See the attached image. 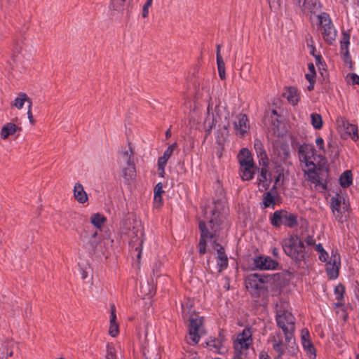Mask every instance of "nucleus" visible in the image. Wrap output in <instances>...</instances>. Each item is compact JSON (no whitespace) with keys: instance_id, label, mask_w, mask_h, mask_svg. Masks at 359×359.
<instances>
[{"instance_id":"f257e3e1","label":"nucleus","mask_w":359,"mask_h":359,"mask_svg":"<svg viewBox=\"0 0 359 359\" xmlns=\"http://www.w3.org/2000/svg\"><path fill=\"white\" fill-rule=\"evenodd\" d=\"M300 161L304 163L307 168L304 173L307 175L308 180L316 187L318 186L323 190H327L329 177V165L327 159L322 154H317L313 147L306 154V161Z\"/></svg>"},{"instance_id":"f03ea898","label":"nucleus","mask_w":359,"mask_h":359,"mask_svg":"<svg viewBox=\"0 0 359 359\" xmlns=\"http://www.w3.org/2000/svg\"><path fill=\"white\" fill-rule=\"evenodd\" d=\"M281 245L284 252L296 264H299L309 258L304 242L297 235L283 239Z\"/></svg>"},{"instance_id":"7ed1b4c3","label":"nucleus","mask_w":359,"mask_h":359,"mask_svg":"<svg viewBox=\"0 0 359 359\" xmlns=\"http://www.w3.org/2000/svg\"><path fill=\"white\" fill-rule=\"evenodd\" d=\"M213 211L211 208L205 209L203 219L199 222L201 238L198 244L206 245V239L212 238L220 229L223 221L219 220L218 217H212Z\"/></svg>"},{"instance_id":"20e7f679","label":"nucleus","mask_w":359,"mask_h":359,"mask_svg":"<svg viewBox=\"0 0 359 359\" xmlns=\"http://www.w3.org/2000/svg\"><path fill=\"white\" fill-rule=\"evenodd\" d=\"M183 318L184 320L189 322L187 325L188 327V337L186 339L188 344L191 345H196L198 343L201 335L205 333L203 322L204 318L199 316L196 313L188 314H184Z\"/></svg>"},{"instance_id":"39448f33","label":"nucleus","mask_w":359,"mask_h":359,"mask_svg":"<svg viewBox=\"0 0 359 359\" xmlns=\"http://www.w3.org/2000/svg\"><path fill=\"white\" fill-rule=\"evenodd\" d=\"M277 326L282 330L285 340L291 342L294 340L295 318L289 311L285 310L277 311L276 315Z\"/></svg>"},{"instance_id":"423d86ee","label":"nucleus","mask_w":359,"mask_h":359,"mask_svg":"<svg viewBox=\"0 0 359 359\" xmlns=\"http://www.w3.org/2000/svg\"><path fill=\"white\" fill-rule=\"evenodd\" d=\"M269 221L271 226L275 228H280L283 225L292 229L298 225V216L286 210L280 209L270 215Z\"/></svg>"},{"instance_id":"0eeeda50","label":"nucleus","mask_w":359,"mask_h":359,"mask_svg":"<svg viewBox=\"0 0 359 359\" xmlns=\"http://www.w3.org/2000/svg\"><path fill=\"white\" fill-rule=\"evenodd\" d=\"M215 192L213 201L210 205H202V214L205 215V210L207 208H211L213 211L212 217H217L219 220L223 221L224 211V191L219 181L215 183Z\"/></svg>"},{"instance_id":"6e6552de","label":"nucleus","mask_w":359,"mask_h":359,"mask_svg":"<svg viewBox=\"0 0 359 359\" xmlns=\"http://www.w3.org/2000/svg\"><path fill=\"white\" fill-rule=\"evenodd\" d=\"M252 332L250 327H245L243 332L238 334L233 343L235 358L243 359L246 356L250 346L252 344Z\"/></svg>"},{"instance_id":"1a4fd4ad","label":"nucleus","mask_w":359,"mask_h":359,"mask_svg":"<svg viewBox=\"0 0 359 359\" xmlns=\"http://www.w3.org/2000/svg\"><path fill=\"white\" fill-rule=\"evenodd\" d=\"M318 18L323 39L327 44H332L337 37V30L334 29L329 15L323 13L318 15Z\"/></svg>"},{"instance_id":"9d476101","label":"nucleus","mask_w":359,"mask_h":359,"mask_svg":"<svg viewBox=\"0 0 359 359\" xmlns=\"http://www.w3.org/2000/svg\"><path fill=\"white\" fill-rule=\"evenodd\" d=\"M269 341L272 344L273 349L278 353V356L276 359L281 358L287 347L294 343V340L291 342H287L285 339V341H283L282 334L280 332L271 334L269 337Z\"/></svg>"},{"instance_id":"9b49d317","label":"nucleus","mask_w":359,"mask_h":359,"mask_svg":"<svg viewBox=\"0 0 359 359\" xmlns=\"http://www.w3.org/2000/svg\"><path fill=\"white\" fill-rule=\"evenodd\" d=\"M253 269L259 270H275L278 262L269 256H257L253 258Z\"/></svg>"},{"instance_id":"f8f14e48","label":"nucleus","mask_w":359,"mask_h":359,"mask_svg":"<svg viewBox=\"0 0 359 359\" xmlns=\"http://www.w3.org/2000/svg\"><path fill=\"white\" fill-rule=\"evenodd\" d=\"M18 350V344L12 339H6L0 342V355L6 359L12 357Z\"/></svg>"},{"instance_id":"ddd939ff","label":"nucleus","mask_w":359,"mask_h":359,"mask_svg":"<svg viewBox=\"0 0 359 359\" xmlns=\"http://www.w3.org/2000/svg\"><path fill=\"white\" fill-rule=\"evenodd\" d=\"M234 128L236 134L240 137H243L250 129L249 120L245 114H239L236 116V121L234 122Z\"/></svg>"},{"instance_id":"4468645a","label":"nucleus","mask_w":359,"mask_h":359,"mask_svg":"<svg viewBox=\"0 0 359 359\" xmlns=\"http://www.w3.org/2000/svg\"><path fill=\"white\" fill-rule=\"evenodd\" d=\"M269 164L266 165H261V168L257 170L259 172L257 180L259 185H261L264 190H267L271 182L273 181L272 172L269 171Z\"/></svg>"},{"instance_id":"2eb2a0df","label":"nucleus","mask_w":359,"mask_h":359,"mask_svg":"<svg viewBox=\"0 0 359 359\" xmlns=\"http://www.w3.org/2000/svg\"><path fill=\"white\" fill-rule=\"evenodd\" d=\"M278 194L277 191V187L276 185H273L270 191L264 194L262 203H261L262 208L265 209L269 207L273 208L276 205V201L278 198Z\"/></svg>"},{"instance_id":"dca6fc26","label":"nucleus","mask_w":359,"mask_h":359,"mask_svg":"<svg viewBox=\"0 0 359 359\" xmlns=\"http://www.w3.org/2000/svg\"><path fill=\"white\" fill-rule=\"evenodd\" d=\"M337 121L340 126L344 127L346 130V133L349 135L354 142H356L359 139L358 130L356 125L349 123L348 121L342 118H338Z\"/></svg>"},{"instance_id":"f3484780","label":"nucleus","mask_w":359,"mask_h":359,"mask_svg":"<svg viewBox=\"0 0 359 359\" xmlns=\"http://www.w3.org/2000/svg\"><path fill=\"white\" fill-rule=\"evenodd\" d=\"M328 264H332L331 269H327V275L330 278L335 279L339 276V268L340 266V255L336 252L331 256Z\"/></svg>"},{"instance_id":"a211bd4d","label":"nucleus","mask_w":359,"mask_h":359,"mask_svg":"<svg viewBox=\"0 0 359 359\" xmlns=\"http://www.w3.org/2000/svg\"><path fill=\"white\" fill-rule=\"evenodd\" d=\"M259 168L255 165H241L240 176L243 181H249L253 179L255 172Z\"/></svg>"},{"instance_id":"6ab92c4d","label":"nucleus","mask_w":359,"mask_h":359,"mask_svg":"<svg viewBox=\"0 0 359 359\" xmlns=\"http://www.w3.org/2000/svg\"><path fill=\"white\" fill-rule=\"evenodd\" d=\"M219 116L218 114H215V111L212 114L210 113L209 107H208V116H206L204 123L203 127L205 130V132L208 133L206 135H208L213 128H215V126L218 122V119Z\"/></svg>"},{"instance_id":"aec40b11","label":"nucleus","mask_w":359,"mask_h":359,"mask_svg":"<svg viewBox=\"0 0 359 359\" xmlns=\"http://www.w3.org/2000/svg\"><path fill=\"white\" fill-rule=\"evenodd\" d=\"M254 147L259 158V165H266V164H269V158L262 142L259 140H255Z\"/></svg>"},{"instance_id":"412c9836","label":"nucleus","mask_w":359,"mask_h":359,"mask_svg":"<svg viewBox=\"0 0 359 359\" xmlns=\"http://www.w3.org/2000/svg\"><path fill=\"white\" fill-rule=\"evenodd\" d=\"M215 249L217 252V264L220 269L228 266V258L225 254L224 248L219 243L215 242Z\"/></svg>"},{"instance_id":"4be33fe9","label":"nucleus","mask_w":359,"mask_h":359,"mask_svg":"<svg viewBox=\"0 0 359 359\" xmlns=\"http://www.w3.org/2000/svg\"><path fill=\"white\" fill-rule=\"evenodd\" d=\"M287 101L292 105L297 104L299 100V93L298 90L295 87L290 86L285 88V91L283 93Z\"/></svg>"},{"instance_id":"5701e85b","label":"nucleus","mask_w":359,"mask_h":359,"mask_svg":"<svg viewBox=\"0 0 359 359\" xmlns=\"http://www.w3.org/2000/svg\"><path fill=\"white\" fill-rule=\"evenodd\" d=\"M238 161L240 165L255 164L250 151L246 148H243L241 149L239 154H238Z\"/></svg>"},{"instance_id":"b1692460","label":"nucleus","mask_w":359,"mask_h":359,"mask_svg":"<svg viewBox=\"0 0 359 359\" xmlns=\"http://www.w3.org/2000/svg\"><path fill=\"white\" fill-rule=\"evenodd\" d=\"M74 197L80 203H84L88 201V195L81 183L75 184L74 187Z\"/></svg>"},{"instance_id":"393cba45","label":"nucleus","mask_w":359,"mask_h":359,"mask_svg":"<svg viewBox=\"0 0 359 359\" xmlns=\"http://www.w3.org/2000/svg\"><path fill=\"white\" fill-rule=\"evenodd\" d=\"M18 130H21V128L13 123H7L1 128V137L3 140H6L10 135H14Z\"/></svg>"},{"instance_id":"a878e982","label":"nucleus","mask_w":359,"mask_h":359,"mask_svg":"<svg viewBox=\"0 0 359 359\" xmlns=\"http://www.w3.org/2000/svg\"><path fill=\"white\" fill-rule=\"evenodd\" d=\"M127 166L123 168V175L127 182L133 180L136 175L135 167L133 163L126 164Z\"/></svg>"},{"instance_id":"bb28decb","label":"nucleus","mask_w":359,"mask_h":359,"mask_svg":"<svg viewBox=\"0 0 359 359\" xmlns=\"http://www.w3.org/2000/svg\"><path fill=\"white\" fill-rule=\"evenodd\" d=\"M224 339L223 337L219 336L217 338L210 339L206 342V345L210 348V349L214 350L215 351H219V350L222 347L223 342Z\"/></svg>"},{"instance_id":"cd10ccee","label":"nucleus","mask_w":359,"mask_h":359,"mask_svg":"<svg viewBox=\"0 0 359 359\" xmlns=\"http://www.w3.org/2000/svg\"><path fill=\"white\" fill-rule=\"evenodd\" d=\"M352 177L351 171L346 170L344 172L339 178L340 185L344 188L348 187L353 182Z\"/></svg>"},{"instance_id":"c85d7f7f","label":"nucleus","mask_w":359,"mask_h":359,"mask_svg":"<svg viewBox=\"0 0 359 359\" xmlns=\"http://www.w3.org/2000/svg\"><path fill=\"white\" fill-rule=\"evenodd\" d=\"M142 243L143 241L140 237L137 238L135 241H131V242L130 243L131 248L134 250L135 252H137L136 257L137 260H140L141 258Z\"/></svg>"},{"instance_id":"c756f323","label":"nucleus","mask_w":359,"mask_h":359,"mask_svg":"<svg viewBox=\"0 0 359 359\" xmlns=\"http://www.w3.org/2000/svg\"><path fill=\"white\" fill-rule=\"evenodd\" d=\"M313 147V145L306 143L300 144L298 149L299 161H306V154L309 153Z\"/></svg>"},{"instance_id":"7c9ffc66","label":"nucleus","mask_w":359,"mask_h":359,"mask_svg":"<svg viewBox=\"0 0 359 359\" xmlns=\"http://www.w3.org/2000/svg\"><path fill=\"white\" fill-rule=\"evenodd\" d=\"M105 222L106 218L104 217V215L100 213L93 214L90 217V222L99 229L102 228Z\"/></svg>"},{"instance_id":"2f4dec72","label":"nucleus","mask_w":359,"mask_h":359,"mask_svg":"<svg viewBox=\"0 0 359 359\" xmlns=\"http://www.w3.org/2000/svg\"><path fill=\"white\" fill-rule=\"evenodd\" d=\"M342 199L344 200L343 197L339 195L331 198L330 208L333 214H335L336 211L339 212V209H341Z\"/></svg>"},{"instance_id":"473e14b6","label":"nucleus","mask_w":359,"mask_h":359,"mask_svg":"<svg viewBox=\"0 0 359 359\" xmlns=\"http://www.w3.org/2000/svg\"><path fill=\"white\" fill-rule=\"evenodd\" d=\"M28 100V96L26 93H20L18 96L15 99L14 102L12 104L13 107L20 109L23 107L25 102Z\"/></svg>"},{"instance_id":"72a5a7b5","label":"nucleus","mask_w":359,"mask_h":359,"mask_svg":"<svg viewBox=\"0 0 359 359\" xmlns=\"http://www.w3.org/2000/svg\"><path fill=\"white\" fill-rule=\"evenodd\" d=\"M130 0H111L110 8L114 11L121 12L124 10L126 4Z\"/></svg>"},{"instance_id":"f704fd0d","label":"nucleus","mask_w":359,"mask_h":359,"mask_svg":"<svg viewBox=\"0 0 359 359\" xmlns=\"http://www.w3.org/2000/svg\"><path fill=\"white\" fill-rule=\"evenodd\" d=\"M258 277L259 276H257V273L250 274L248 277V284L250 285L251 288H253L255 290L261 289L262 287L260 285V283L258 280Z\"/></svg>"},{"instance_id":"c9c22d12","label":"nucleus","mask_w":359,"mask_h":359,"mask_svg":"<svg viewBox=\"0 0 359 359\" xmlns=\"http://www.w3.org/2000/svg\"><path fill=\"white\" fill-rule=\"evenodd\" d=\"M311 124L315 129H320L323 126L322 116L316 113L311 114Z\"/></svg>"},{"instance_id":"e433bc0d","label":"nucleus","mask_w":359,"mask_h":359,"mask_svg":"<svg viewBox=\"0 0 359 359\" xmlns=\"http://www.w3.org/2000/svg\"><path fill=\"white\" fill-rule=\"evenodd\" d=\"M314 57L316 59V65L318 67L321 75L324 76V74H325V76H327V73L326 69H325V66H326V65L323 61L321 55L317 54L316 55H314Z\"/></svg>"},{"instance_id":"4c0bfd02","label":"nucleus","mask_w":359,"mask_h":359,"mask_svg":"<svg viewBox=\"0 0 359 359\" xmlns=\"http://www.w3.org/2000/svg\"><path fill=\"white\" fill-rule=\"evenodd\" d=\"M133 151L130 147L122 152L121 161L126 164L133 163Z\"/></svg>"},{"instance_id":"58836bf2","label":"nucleus","mask_w":359,"mask_h":359,"mask_svg":"<svg viewBox=\"0 0 359 359\" xmlns=\"http://www.w3.org/2000/svg\"><path fill=\"white\" fill-rule=\"evenodd\" d=\"M315 250L320 253L319 259L323 262H326L328 259V253L324 250L322 244L316 245Z\"/></svg>"},{"instance_id":"ea45409f","label":"nucleus","mask_w":359,"mask_h":359,"mask_svg":"<svg viewBox=\"0 0 359 359\" xmlns=\"http://www.w3.org/2000/svg\"><path fill=\"white\" fill-rule=\"evenodd\" d=\"M345 287L342 284L337 285L334 288V294L337 301H341L344 299Z\"/></svg>"},{"instance_id":"a19ab883","label":"nucleus","mask_w":359,"mask_h":359,"mask_svg":"<svg viewBox=\"0 0 359 359\" xmlns=\"http://www.w3.org/2000/svg\"><path fill=\"white\" fill-rule=\"evenodd\" d=\"M349 44H341V53L344 55V60L346 63H351V56L348 52Z\"/></svg>"},{"instance_id":"79ce46f5","label":"nucleus","mask_w":359,"mask_h":359,"mask_svg":"<svg viewBox=\"0 0 359 359\" xmlns=\"http://www.w3.org/2000/svg\"><path fill=\"white\" fill-rule=\"evenodd\" d=\"M163 269V264L161 262H156L154 263L152 269L153 276L159 277L161 275Z\"/></svg>"},{"instance_id":"37998d69","label":"nucleus","mask_w":359,"mask_h":359,"mask_svg":"<svg viewBox=\"0 0 359 359\" xmlns=\"http://www.w3.org/2000/svg\"><path fill=\"white\" fill-rule=\"evenodd\" d=\"M346 81L349 84L359 86V76L355 73L348 74L346 76Z\"/></svg>"},{"instance_id":"c03bdc74","label":"nucleus","mask_w":359,"mask_h":359,"mask_svg":"<svg viewBox=\"0 0 359 359\" xmlns=\"http://www.w3.org/2000/svg\"><path fill=\"white\" fill-rule=\"evenodd\" d=\"M168 161V159L165 157L162 156L159 158L158 161V175L161 177H163V174L165 172L164 171V167Z\"/></svg>"},{"instance_id":"a18cd8bd","label":"nucleus","mask_w":359,"mask_h":359,"mask_svg":"<svg viewBox=\"0 0 359 359\" xmlns=\"http://www.w3.org/2000/svg\"><path fill=\"white\" fill-rule=\"evenodd\" d=\"M219 76L222 80L225 79V64L224 61L217 62Z\"/></svg>"},{"instance_id":"49530a36","label":"nucleus","mask_w":359,"mask_h":359,"mask_svg":"<svg viewBox=\"0 0 359 359\" xmlns=\"http://www.w3.org/2000/svg\"><path fill=\"white\" fill-rule=\"evenodd\" d=\"M193 304V300L188 299L187 302L185 304V306L183 304H181V307L184 310V314L189 315V313H194V311H191Z\"/></svg>"},{"instance_id":"de8ad7c7","label":"nucleus","mask_w":359,"mask_h":359,"mask_svg":"<svg viewBox=\"0 0 359 359\" xmlns=\"http://www.w3.org/2000/svg\"><path fill=\"white\" fill-rule=\"evenodd\" d=\"M118 332V324H109V333L111 337H116Z\"/></svg>"},{"instance_id":"09e8293b","label":"nucleus","mask_w":359,"mask_h":359,"mask_svg":"<svg viewBox=\"0 0 359 359\" xmlns=\"http://www.w3.org/2000/svg\"><path fill=\"white\" fill-rule=\"evenodd\" d=\"M110 309H111V314H110L109 324H118V323L116 321L115 306L114 304H111L110 306Z\"/></svg>"},{"instance_id":"8fccbe9b","label":"nucleus","mask_w":359,"mask_h":359,"mask_svg":"<svg viewBox=\"0 0 359 359\" xmlns=\"http://www.w3.org/2000/svg\"><path fill=\"white\" fill-rule=\"evenodd\" d=\"M302 345L306 350H308L311 353H313L314 355H316V349L310 340L304 341Z\"/></svg>"},{"instance_id":"3c124183","label":"nucleus","mask_w":359,"mask_h":359,"mask_svg":"<svg viewBox=\"0 0 359 359\" xmlns=\"http://www.w3.org/2000/svg\"><path fill=\"white\" fill-rule=\"evenodd\" d=\"M152 2L147 1L143 6L142 15L143 18H147L149 15V9L151 6Z\"/></svg>"},{"instance_id":"603ef678","label":"nucleus","mask_w":359,"mask_h":359,"mask_svg":"<svg viewBox=\"0 0 359 359\" xmlns=\"http://www.w3.org/2000/svg\"><path fill=\"white\" fill-rule=\"evenodd\" d=\"M177 147V144L175 143L172 145H170L166 150L164 152V154H163V157H165V158H167L168 160V158H170V156H171L172 151H173V149Z\"/></svg>"},{"instance_id":"864d4df0","label":"nucleus","mask_w":359,"mask_h":359,"mask_svg":"<svg viewBox=\"0 0 359 359\" xmlns=\"http://www.w3.org/2000/svg\"><path fill=\"white\" fill-rule=\"evenodd\" d=\"M307 0H294V4L302 11L306 10Z\"/></svg>"},{"instance_id":"5fc2aeb1","label":"nucleus","mask_w":359,"mask_h":359,"mask_svg":"<svg viewBox=\"0 0 359 359\" xmlns=\"http://www.w3.org/2000/svg\"><path fill=\"white\" fill-rule=\"evenodd\" d=\"M106 359H116L115 351L114 348L109 346L107 348Z\"/></svg>"},{"instance_id":"6e6d98bb","label":"nucleus","mask_w":359,"mask_h":359,"mask_svg":"<svg viewBox=\"0 0 359 359\" xmlns=\"http://www.w3.org/2000/svg\"><path fill=\"white\" fill-rule=\"evenodd\" d=\"M303 242H304V243H305L307 245H310V246H312V245L316 246V240L313 238V236H308L307 237H306Z\"/></svg>"},{"instance_id":"4d7b16f0","label":"nucleus","mask_w":359,"mask_h":359,"mask_svg":"<svg viewBox=\"0 0 359 359\" xmlns=\"http://www.w3.org/2000/svg\"><path fill=\"white\" fill-rule=\"evenodd\" d=\"M316 144L320 150L325 152L324 140L322 137H317L316 139Z\"/></svg>"},{"instance_id":"13d9d810","label":"nucleus","mask_w":359,"mask_h":359,"mask_svg":"<svg viewBox=\"0 0 359 359\" xmlns=\"http://www.w3.org/2000/svg\"><path fill=\"white\" fill-rule=\"evenodd\" d=\"M335 217V219L340 223H343L345 221V218L342 215L341 212V209H339V212L336 211L335 214H333Z\"/></svg>"},{"instance_id":"bf43d9fd","label":"nucleus","mask_w":359,"mask_h":359,"mask_svg":"<svg viewBox=\"0 0 359 359\" xmlns=\"http://www.w3.org/2000/svg\"><path fill=\"white\" fill-rule=\"evenodd\" d=\"M257 276H259L258 280L260 283H267V282H269V279L271 278L270 276H269V275H262V274L257 273Z\"/></svg>"},{"instance_id":"052dcab7","label":"nucleus","mask_w":359,"mask_h":359,"mask_svg":"<svg viewBox=\"0 0 359 359\" xmlns=\"http://www.w3.org/2000/svg\"><path fill=\"white\" fill-rule=\"evenodd\" d=\"M309 340H310L309 339V332L308 330L303 329L302 331V344L304 343V341H307Z\"/></svg>"},{"instance_id":"680f3d73","label":"nucleus","mask_w":359,"mask_h":359,"mask_svg":"<svg viewBox=\"0 0 359 359\" xmlns=\"http://www.w3.org/2000/svg\"><path fill=\"white\" fill-rule=\"evenodd\" d=\"M350 35L344 32L340 41L341 44H349Z\"/></svg>"},{"instance_id":"e2e57ef3","label":"nucleus","mask_w":359,"mask_h":359,"mask_svg":"<svg viewBox=\"0 0 359 359\" xmlns=\"http://www.w3.org/2000/svg\"><path fill=\"white\" fill-rule=\"evenodd\" d=\"M154 191L155 195H162L163 193L162 184L158 183L154 187Z\"/></svg>"},{"instance_id":"0e129e2a","label":"nucleus","mask_w":359,"mask_h":359,"mask_svg":"<svg viewBox=\"0 0 359 359\" xmlns=\"http://www.w3.org/2000/svg\"><path fill=\"white\" fill-rule=\"evenodd\" d=\"M276 175L284 176V169L281 165H276L273 170Z\"/></svg>"},{"instance_id":"69168bd1","label":"nucleus","mask_w":359,"mask_h":359,"mask_svg":"<svg viewBox=\"0 0 359 359\" xmlns=\"http://www.w3.org/2000/svg\"><path fill=\"white\" fill-rule=\"evenodd\" d=\"M154 205L156 207L161 206V205L162 203V195H155L154 194Z\"/></svg>"},{"instance_id":"338daca9","label":"nucleus","mask_w":359,"mask_h":359,"mask_svg":"<svg viewBox=\"0 0 359 359\" xmlns=\"http://www.w3.org/2000/svg\"><path fill=\"white\" fill-rule=\"evenodd\" d=\"M221 47H222V45H220V44L217 45V51H216L217 62L224 61L222 59V57L221 55V53H220Z\"/></svg>"},{"instance_id":"774afa93","label":"nucleus","mask_w":359,"mask_h":359,"mask_svg":"<svg viewBox=\"0 0 359 359\" xmlns=\"http://www.w3.org/2000/svg\"><path fill=\"white\" fill-rule=\"evenodd\" d=\"M306 79L308 80L309 82H316L315 76L316 74H313L311 73H308L306 74Z\"/></svg>"}]
</instances>
